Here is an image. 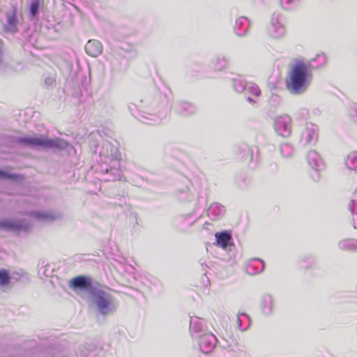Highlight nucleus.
I'll return each instance as SVG.
<instances>
[{"mask_svg": "<svg viewBox=\"0 0 357 357\" xmlns=\"http://www.w3.org/2000/svg\"><path fill=\"white\" fill-rule=\"evenodd\" d=\"M54 82H55V79L52 77H47L44 79V84L47 87L52 86L54 85Z\"/></svg>", "mask_w": 357, "mask_h": 357, "instance_id": "42", "label": "nucleus"}, {"mask_svg": "<svg viewBox=\"0 0 357 357\" xmlns=\"http://www.w3.org/2000/svg\"><path fill=\"white\" fill-rule=\"evenodd\" d=\"M234 151L241 158H245L250 155L251 159L252 160L253 150L250 149L246 144H240L235 146Z\"/></svg>", "mask_w": 357, "mask_h": 357, "instance_id": "26", "label": "nucleus"}, {"mask_svg": "<svg viewBox=\"0 0 357 357\" xmlns=\"http://www.w3.org/2000/svg\"><path fill=\"white\" fill-rule=\"evenodd\" d=\"M225 213V208L218 202L212 203L207 210V215L212 220L222 218Z\"/></svg>", "mask_w": 357, "mask_h": 357, "instance_id": "21", "label": "nucleus"}, {"mask_svg": "<svg viewBox=\"0 0 357 357\" xmlns=\"http://www.w3.org/2000/svg\"><path fill=\"white\" fill-rule=\"evenodd\" d=\"M282 98L276 94H272L269 99V104L271 107H277L281 103Z\"/></svg>", "mask_w": 357, "mask_h": 357, "instance_id": "39", "label": "nucleus"}, {"mask_svg": "<svg viewBox=\"0 0 357 357\" xmlns=\"http://www.w3.org/2000/svg\"><path fill=\"white\" fill-rule=\"evenodd\" d=\"M302 112L304 114V113H307V111L305 109H302Z\"/></svg>", "mask_w": 357, "mask_h": 357, "instance_id": "47", "label": "nucleus"}, {"mask_svg": "<svg viewBox=\"0 0 357 357\" xmlns=\"http://www.w3.org/2000/svg\"><path fill=\"white\" fill-rule=\"evenodd\" d=\"M199 345L202 352L208 354L215 347L217 343L216 337L211 333H204L199 335Z\"/></svg>", "mask_w": 357, "mask_h": 357, "instance_id": "11", "label": "nucleus"}, {"mask_svg": "<svg viewBox=\"0 0 357 357\" xmlns=\"http://www.w3.org/2000/svg\"><path fill=\"white\" fill-rule=\"evenodd\" d=\"M23 178L22 176L18 174L7 172L0 169V179L10 180L15 182H18Z\"/></svg>", "mask_w": 357, "mask_h": 357, "instance_id": "31", "label": "nucleus"}, {"mask_svg": "<svg viewBox=\"0 0 357 357\" xmlns=\"http://www.w3.org/2000/svg\"><path fill=\"white\" fill-rule=\"evenodd\" d=\"M40 4V0H32L29 8V15L31 19L36 17L38 15Z\"/></svg>", "mask_w": 357, "mask_h": 357, "instance_id": "36", "label": "nucleus"}, {"mask_svg": "<svg viewBox=\"0 0 357 357\" xmlns=\"http://www.w3.org/2000/svg\"><path fill=\"white\" fill-rule=\"evenodd\" d=\"M15 142L24 147L31 149L56 150L62 151L68 146V143L62 139H51L37 136H20L15 138Z\"/></svg>", "mask_w": 357, "mask_h": 357, "instance_id": "4", "label": "nucleus"}, {"mask_svg": "<svg viewBox=\"0 0 357 357\" xmlns=\"http://www.w3.org/2000/svg\"><path fill=\"white\" fill-rule=\"evenodd\" d=\"M246 96V100L251 105H255L257 103V101L251 98L250 96H248L247 95L245 96Z\"/></svg>", "mask_w": 357, "mask_h": 357, "instance_id": "45", "label": "nucleus"}, {"mask_svg": "<svg viewBox=\"0 0 357 357\" xmlns=\"http://www.w3.org/2000/svg\"><path fill=\"white\" fill-rule=\"evenodd\" d=\"M250 22L248 18L241 16L236 20L234 31L238 36H245L250 29Z\"/></svg>", "mask_w": 357, "mask_h": 357, "instance_id": "16", "label": "nucleus"}, {"mask_svg": "<svg viewBox=\"0 0 357 357\" xmlns=\"http://www.w3.org/2000/svg\"><path fill=\"white\" fill-rule=\"evenodd\" d=\"M265 268L264 262L258 258L249 260L245 266V271L250 275H255L261 273Z\"/></svg>", "mask_w": 357, "mask_h": 357, "instance_id": "17", "label": "nucleus"}, {"mask_svg": "<svg viewBox=\"0 0 357 357\" xmlns=\"http://www.w3.org/2000/svg\"><path fill=\"white\" fill-rule=\"evenodd\" d=\"M307 161L312 169L322 170L324 168V162L320 155L314 150L308 151Z\"/></svg>", "mask_w": 357, "mask_h": 357, "instance_id": "19", "label": "nucleus"}, {"mask_svg": "<svg viewBox=\"0 0 357 357\" xmlns=\"http://www.w3.org/2000/svg\"><path fill=\"white\" fill-rule=\"evenodd\" d=\"M128 212L129 214L127 215V216L129 218L130 223L132 224V227L137 225V214L135 212L131 211L130 210Z\"/></svg>", "mask_w": 357, "mask_h": 357, "instance_id": "41", "label": "nucleus"}, {"mask_svg": "<svg viewBox=\"0 0 357 357\" xmlns=\"http://www.w3.org/2000/svg\"><path fill=\"white\" fill-rule=\"evenodd\" d=\"M280 151L282 156L285 158H291L295 153V149L291 144L283 143L280 145Z\"/></svg>", "mask_w": 357, "mask_h": 357, "instance_id": "29", "label": "nucleus"}, {"mask_svg": "<svg viewBox=\"0 0 357 357\" xmlns=\"http://www.w3.org/2000/svg\"><path fill=\"white\" fill-rule=\"evenodd\" d=\"M228 61L225 56H218L214 61V68L216 70H222L227 68Z\"/></svg>", "mask_w": 357, "mask_h": 357, "instance_id": "35", "label": "nucleus"}, {"mask_svg": "<svg viewBox=\"0 0 357 357\" xmlns=\"http://www.w3.org/2000/svg\"><path fill=\"white\" fill-rule=\"evenodd\" d=\"M112 204L114 207H119L123 212L130 211V210H131V206L128 203V197L123 195H117L114 197V200L112 202Z\"/></svg>", "mask_w": 357, "mask_h": 357, "instance_id": "24", "label": "nucleus"}, {"mask_svg": "<svg viewBox=\"0 0 357 357\" xmlns=\"http://www.w3.org/2000/svg\"><path fill=\"white\" fill-rule=\"evenodd\" d=\"M229 357H246V354L243 347H237L228 351Z\"/></svg>", "mask_w": 357, "mask_h": 357, "instance_id": "38", "label": "nucleus"}, {"mask_svg": "<svg viewBox=\"0 0 357 357\" xmlns=\"http://www.w3.org/2000/svg\"><path fill=\"white\" fill-rule=\"evenodd\" d=\"M238 328L241 331L247 330L250 325V317L245 313H239L237 317Z\"/></svg>", "mask_w": 357, "mask_h": 357, "instance_id": "28", "label": "nucleus"}, {"mask_svg": "<svg viewBox=\"0 0 357 357\" xmlns=\"http://www.w3.org/2000/svg\"><path fill=\"white\" fill-rule=\"evenodd\" d=\"M348 209L352 214V224L354 229H357V199H351L348 204Z\"/></svg>", "mask_w": 357, "mask_h": 357, "instance_id": "32", "label": "nucleus"}, {"mask_svg": "<svg viewBox=\"0 0 357 357\" xmlns=\"http://www.w3.org/2000/svg\"><path fill=\"white\" fill-rule=\"evenodd\" d=\"M241 181H239L238 178L236 179V183L237 185H238V187L240 188H244L246 187V184H245V178H241L240 179Z\"/></svg>", "mask_w": 357, "mask_h": 357, "instance_id": "44", "label": "nucleus"}, {"mask_svg": "<svg viewBox=\"0 0 357 357\" xmlns=\"http://www.w3.org/2000/svg\"><path fill=\"white\" fill-rule=\"evenodd\" d=\"M85 51L87 54L96 57L102 53V45L97 40H89L85 45Z\"/></svg>", "mask_w": 357, "mask_h": 357, "instance_id": "23", "label": "nucleus"}, {"mask_svg": "<svg viewBox=\"0 0 357 357\" xmlns=\"http://www.w3.org/2000/svg\"><path fill=\"white\" fill-rule=\"evenodd\" d=\"M327 62V57L324 53L317 54V56L313 59L310 60L307 66H309V69L311 68H319L324 66Z\"/></svg>", "mask_w": 357, "mask_h": 357, "instance_id": "25", "label": "nucleus"}, {"mask_svg": "<svg viewBox=\"0 0 357 357\" xmlns=\"http://www.w3.org/2000/svg\"><path fill=\"white\" fill-rule=\"evenodd\" d=\"M268 35L274 38L282 37L286 32L284 18L279 13H273L271 15L269 24L267 26Z\"/></svg>", "mask_w": 357, "mask_h": 357, "instance_id": "6", "label": "nucleus"}, {"mask_svg": "<svg viewBox=\"0 0 357 357\" xmlns=\"http://www.w3.org/2000/svg\"><path fill=\"white\" fill-rule=\"evenodd\" d=\"M275 307L273 296L270 294H264L260 299V308L261 312L266 316L272 314Z\"/></svg>", "mask_w": 357, "mask_h": 357, "instance_id": "15", "label": "nucleus"}, {"mask_svg": "<svg viewBox=\"0 0 357 357\" xmlns=\"http://www.w3.org/2000/svg\"><path fill=\"white\" fill-rule=\"evenodd\" d=\"M89 147H90L91 151L95 153H99L100 151H102V146L100 147V146L97 143V142L93 139L90 140Z\"/></svg>", "mask_w": 357, "mask_h": 357, "instance_id": "40", "label": "nucleus"}, {"mask_svg": "<svg viewBox=\"0 0 357 357\" xmlns=\"http://www.w3.org/2000/svg\"><path fill=\"white\" fill-rule=\"evenodd\" d=\"M69 287L75 291H86L90 306L99 315L109 316L117 310L118 303L111 290L89 276L73 278L69 282Z\"/></svg>", "mask_w": 357, "mask_h": 357, "instance_id": "1", "label": "nucleus"}, {"mask_svg": "<svg viewBox=\"0 0 357 357\" xmlns=\"http://www.w3.org/2000/svg\"><path fill=\"white\" fill-rule=\"evenodd\" d=\"M128 109L132 116L143 123L157 125L167 112V96L155 91L144 95L138 104L130 103Z\"/></svg>", "mask_w": 357, "mask_h": 357, "instance_id": "2", "label": "nucleus"}, {"mask_svg": "<svg viewBox=\"0 0 357 357\" xmlns=\"http://www.w3.org/2000/svg\"><path fill=\"white\" fill-rule=\"evenodd\" d=\"M30 228L31 225L25 220H0V230L17 233L20 231L26 232Z\"/></svg>", "mask_w": 357, "mask_h": 357, "instance_id": "8", "label": "nucleus"}, {"mask_svg": "<svg viewBox=\"0 0 357 357\" xmlns=\"http://www.w3.org/2000/svg\"><path fill=\"white\" fill-rule=\"evenodd\" d=\"M321 170H318V169H312V171L311 172V173H310L311 178L314 181H318L319 180V178H320L319 172Z\"/></svg>", "mask_w": 357, "mask_h": 357, "instance_id": "43", "label": "nucleus"}, {"mask_svg": "<svg viewBox=\"0 0 357 357\" xmlns=\"http://www.w3.org/2000/svg\"><path fill=\"white\" fill-rule=\"evenodd\" d=\"M312 80V73L309 66L303 62H297L292 67L289 79H287V89L293 95L303 94L308 89Z\"/></svg>", "mask_w": 357, "mask_h": 357, "instance_id": "3", "label": "nucleus"}, {"mask_svg": "<svg viewBox=\"0 0 357 357\" xmlns=\"http://www.w3.org/2000/svg\"><path fill=\"white\" fill-rule=\"evenodd\" d=\"M120 162L117 160L114 163H112L110 166L108 165H102L100 167V174L101 179L105 181H116L121 180L122 172L119 168Z\"/></svg>", "mask_w": 357, "mask_h": 357, "instance_id": "7", "label": "nucleus"}, {"mask_svg": "<svg viewBox=\"0 0 357 357\" xmlns=\"http://www.w3.org/2000/svg\"><path fill=\"white\" fill-rule=\"evenodd\" d=\"M217 245L227 249L229 245H232V236L231 231L223 230L215 234Z\"/></svg>", "mask_w": 357, "mask_h": 357, "instance_id": "22", "label": "nucleus"}, {"mask_svg": "<svg viewBox=\"0 0 357 357\" xmlns=\"http://www.w3.org/2000/svg\"><path fill=\"white\" fill-rule=\"evenodd\" d=\"M174 110L182 116H189L194 114L197 108L193 104L185 101H177L174 106Z\"/></svg>", "mask_w": 357, "mask_h": 357, "instance_id": "20", "label": "nucleus"}, {"mask_svg": "<svg viewBox=\"0 0 357 357\" xmlns=\"http://www.w3.org/2000/svg\"><path fill=\"white\" fill-rule=\"evenodd\" d=\"M275 130L282 137H289L291 132V119L288 115H282L275 120Z\"/></svg>", "mask_w": 357, "mask_h": 357, "instance_id": "9", "label": "nucleus"}, {"mask_svg": "<svg viewBox=\"0 0 357 357\" xmlns=\"http://www.w3.org/2000/svg\"><path fill=\"white\" fill-rule=\"evenodd\" d=\"M301 0H280L281 6L285 10H293L301 5Z\"/></svg>", "mask_w": 357, "mask_h": 357, "instance_id": "33", "label": "nucleus"}, {"mask_svg": "<svg viewBox=\"0 0 357 357\" xmlns=\"http://www.w3.org/2000/svg\"><path fill=\"white\" fill-rule=\"evenodd\" d=\"M102 151H99V155H105L107 159L112 163L117 160L120 162L121 154L119 148L109 142H105L102 145Z\"/></svg>", "mask_w": 357, "mask_h": 357, "instance_id": "12", "label": "nucleus"}, {"mask_svg": "<svg viewBox=\"0 0 357 357\" xmlns=\"http://www.w3.org/2000/svg\"><path fill=\"white\" fill-rule=\"evenodd\" d=\"M232 87L238 93L250 94L256 97L261 96V90L257 84L252 82H248L241 75H238L232 79Z\"/></svg>", "mask_w": 357, "mask_h": 357, "instance_id": "5", "label": "nucleus"}, {"mask_svg": "<svg viewBox=\"0 0 357 357\" xmlns=\"http://www.w3.org/2000/svg\"><path fill=\"white\" fill-rule=\"evenodd\" d=\"M318 139V127L315 124L307 123L302 131L300 142L303 145L314 144Z\"/></svg>", "mask_w": 357, "mask_h": 357, "instance_id": "10", "label": "nucleus"}, {"mask_svg": "<svg viewBox=\"0 0 357 357\" xmlns=\"http://www.w3.org/2000/svg\"><path fill=\"white\" fill-rule=\"evenodd\" d=\"M36 218L47 222H52L58 218V217L51 212L47 211H36L33 213Z\"/></svg>", "mask_w": 357, "mask_h": 357, "instance_id": "30", "label": "nucleus"}, {"mask_svg": "<svg viewBox=\"0 0 357 357\" xmlns=\"http://www.w3.org/2000/svg\"><path fill=\"white\" fill-rule=\"evenodd\" d=\"M349 114L353 119H357V109L351 110Z\"/></svg>", "mask_w": 357, "mask_h": 357, "instance_id": "46", "label": "nucleus"}, {"mask_svg": "<svg viewBox=\"0 0 357 357\" xmlns=\"http://www.w3.org/2000/svg\"><path fill=\"white\" fill-rule=\"evenodd\" d=\"M346 165L350 169H357V151L352 152L348 155Z\"/></svg>", "mask_w": 357, "mask_h": 357, "instance_id": "34", "label": "nucleus"}, {"mask_svg": "<svg viewBox=\"0 0 357 357\" xmlns=\"http://www.w3.org/2000/svg\"><path fill=\"white\" fill-rule=\"evenodd\" d=\"M196 219H192L190 214L180 215L175 218L173 220V225L176 229L181 231H185L188 228L191 227Z\"/></svg>", "mask_w": 357, "mask_h": 357, "instance_id": "14", "label": "nucleus"}, {"mask_svg": "<svg viewBox=\"0 0 357 357\" xmlns=\"http://www.w3.org/2000/svg\"><path fill=\"white\" fill-rule=\"evenodd\" d=\"M17 9L13 6L10 12L6 13V21L3 25V31L7 33H15L18 32V19L17 17Z\"/></svg>", "mask_w": 357, "mask_h": 357, "instance_id": "13", "label": "nucleus"}, {"mask_svg": "<svg viewBox=\"0 0 357 357\" xmlns=\"http://www.w3.org/2000/svg\"><path fill=\"white\" fill-rule=\"evenodd\" d=\"M190 331L192 336L195 338L199 337V335H202L206 332V324L204 320H201L198 317L190 318Z\"/></svg>", "mask_w": 357, "mask_h": 357, "instance_id": "18", "label": "nucleus"}, {"mask_svg": "<svg viewBox=\"0 0 357 357\" xmlns=\"http://www.w3.org/2000/svg\"><path fill=\"white\" fill-rule=\"evenodd\" d=\"M339 248L345 251L357 250V241L355 239H345L339 242Z\"/></svg>", "mask_w": 357, "mask_h": 357, "instance_id": "27", "label": "nucleus"}, {"mask_svg": "<svg viewBox=\"0 0 357 357\" xmlns=\"http://www.w3.org/2000/svg\"><path fill=\"white\" fill-rule=\"evenodd\" d=\"M10 279L9 271L0 268V286L4 287L8 285L10 282Z\"/></svg>", "mask_w": 357, "mask_h": 357, "instance_id": "37", "label": "nucleus"}]
</instances>
